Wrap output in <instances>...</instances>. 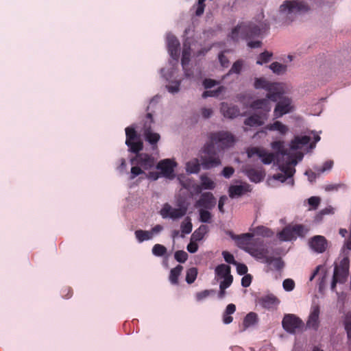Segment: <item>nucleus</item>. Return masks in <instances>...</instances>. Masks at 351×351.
<instances>
[{
    "instance_id": "f257e3e1",
    "label": "nucleus",
    "mask_w": 351,
    "mask_h": 351,
    "mask_svg": "<svg viewBox=\"0 0 351 351\" xmlns=\"http://www.w3.org/2000/svg\"><path fill=\"white\" fill-rule=\"evenodd\" d=\"M209 141L202 149L199 161L204 169H210L221 165V152L231 147L234 142V136L228 132H213Z\"/></svg>"
},
{
    "instance_id": "f03ea898",
    "label": "nucleus",
    "mask_w": 351,
    "mask_h": 351,
    "mask_svg": "<svg viewBox=\"0 0 351 351\" xmlns=\"http://www.w3.org/2000/svg\"><path fill=\"white\" fill-rule=\"evenodd\" d=\"M269 28V24L265 21L258 24L254 22H242L232 30L229 36L234 41H238L240 38L248 39L262 35Z\"/></svg>"
},
{
    "instance_id": "7ed1b4c3",
    "label": "nucleus",
    "mask_w": 351,
    "mask_h": 351,
    "mask_svg": "<svg viewBox=\"0 0 351 351\" xmlns=\"http://www.w3.org/2000/svg\"><path fill=\"white\" fill-rule=\"evenodd\" d=\"M254 86L256 89H264L267 91V97L276 101L282 93V86L278 82H271L265 77H256Z\"/></svg>"
},
{
    "instance_id": "20e7f679",
    "label": "nucleus",
    "mask_w": 351,
    "mask_h": 351,
    "mask_svg": "<svg viewBox=\"0 0 351 351\" xmlns=\"http://www.w3.org/2000/svg\"><path fill=\"white\" fill-rule=\"evenodd\" d=\"M282 326L283 329L290 334H295L296 332L300 331L304 326L302 320L294 314L285 315Z\"/></svg>"
},
{
    "instance_id": "39448f33",
    "label": "nucleus",
    "mask_w": 351,
    "mask_h": 351,
    "mask_svg": "<svg viewBox=\"0 0 351 351\" xmlns=\"http://www.w3.org/2000/svg\"><path fill=\"white\" fill-rule=\"evenodd\" d=\"M308 10V5L303 1L298 0H287L284 1L280 6L279 11L282 14L289 15L301 12H306Z\"/></svg>"
},
{
    "instance_id": "423d86ee",
    "label": "nucleus",
    "mask_w": 351,
    "mask_h": 351,
    "mask_svg": "<svg viewBox=\"0 0 351 351\" xmlns=\"http://www.w3.org/2000/svg\"><path fill=\"white\" fill-rule=\"evenodd\" d=\"M186 212V206L179 204L178 208H173L169 204H165L160 210V215L163 218L170 217L176 219L184 216Z\"/></svg>"
},
{
    "instance_id": "0eeeda50",
    "label": "nucleus",
    "mask_w": 351,
    "mask_h": 351,
    "mask_svg": "<svg viewBox=\"0 0 351 351\" xmlns=\"http://www.w3.org/2000/svg\"><path fill=\"white\" fill-rule=\"evenodd\" d=\"M297 161L295 159L289 160L286 165H279L281 173H276L273 176V178L281 182H284L287 179L292 178L295 169L291 167V165H295Z\"/></svg>"
},
{
    "instance_id": "6e6552de",
    "label": "nucleus",
    "mask_w": 351,
    "mask_h": 351,
    "mask_svg": "<svg viewBox=\"0 0 351 351\" xmlns=\"http://www.w3.org/2000/svg\"><path fill=\"white\" fill-rule=\"evenodd\" d=\"M226 234L235 241L238 247L243 249L247 252V250L252 247L250 245L251 239L254 237L253 233H245L240 235L234 234L232 231H227Z\"/></svg>"
},
{
    "instance_id": "1a4fd4ad",
    "label": "nucleus",
    "mask_w": 351,
    "mask_h": 351,
    "mask_svg": "<svg viewBox=\"0 0 351 351\" xmlns=\"http://www.w3.org/2000/svg\"><path fill=\"white\" fill-rule=\"evenodd\" d=\"M131 163L132 165H140L144 169L148 170L154 167L155 161L152 156L145 153H141L136 155V156L131 160Z\"/></svg>"
},
{
    "instance_id": "9d476101",
    "label": "nucleus",
    "mask_w": 351,
    "mask_h": 351,
    "mask_svg": "<svg viewBox=\"0 0 351 351\" xmlns=\"http://www.w3.org/2000/svg\"><path fill=\"white\" fill-rule=\"evenodd\" d=\"M269 100L270 99H267V97L263 99H258L253 101L250 106L254 110H261V114L263 116V118L267 119L268 113L271 110Z\"/></svg>"
},
{
    "instance_id": "9b49d317",
    "label": "nucleus",
    "mask_w": 351,
    "mask_h": 351,
    "mask_svg": "<svg viewBox=\"0 0 351 351\" xmlns=\"http://www.w3.org/2000/svg\"><path fill=\"white\" fill-rule=\"evenodd\" d=\"M176 166V162L171 159H165L158 163L156 168L160 170L163 176L171 179L174 178L173 171Z\"/></svg>"
},
{
    "instance_id": "f8f14e48",
    "label": "nucleus",
    "mask_w": 351,
    "mask_h": 351,
    "mask_svg": "<svg viewBox=\"0 0 351 351\" xmlns=\"http://www.w3.org/2000/svg\"><path fill=\"white\" fill-rule=\"evenodd\" d=\"M291 101L289 98L280 100L274 110V118L278 119L291 111Z\"/></svg>"
},
{
    "instance_id": "ddd939ff",
    "label": "nucleus",
    "mask_w": 351,
    "mask_h": 351,
    "mask_svg": "<svg viewBox=\"0 0 351 351\" xmlns=\"http://www.w3.org/2000/svg\"><path fill=\"white\" fill-rule=\"evenodd\" d=\"M167 45L171 57L178 60L180 56V42L178 38L173 34H168L167 36Z\"/></svg>"
},
{
    "instance_id": "4468645a",
    "label": "nucleus",
    "mask_w": 351,
    "mask_h": 351,
    "mask_svg": "<svg viewBox=\"0 0 351 351\" xmlns=\"http://www.w3.org/2000/svg\"><path fill=\"white\" fill-rule=\"evenodd\" d=\"M216 204V199L210 192H205L201 195L200 198L197 201L196 205L206 209H212Z\"/></svg>"
},
{
    "instance_id": "2eb2a0df",
    "label": "nucleus",
    "mask_w": 351,
    "mask_h": 351,
    "mask_svg": "<svg viewBox=\"0 0 351 351\" xmlns=\"http://www.w3.org/2000/svg\"><path fill=\"white\" fill-rule=\"evenodd\" d=\"M349 270V262L348 258H343L339 265H336L334 269L333 275H336L337 278L340 280V282L343 283L346 281Z\"/></svg>"
},
{
    "instance_id": "dca6fc26",
    "label": "nucleus",
    "mask_w": 351,
    "mask_h": 351,
    "mask_svg": "<svg viewBox=\"0 0 351 351\" xmlns=\"http://www.w3.org/2000/svg\"><path fill=\"white\" fill-rule=\"evenodd\" d=\"M309 245L315 252L322 253L327 248V240L321 235L314 236L310 239Z\"/></svg>"
},
{
    "instance_id": "f3484780",
    "label": "nucleus",
    "mask_w": 351,
    "mask_h": 351,
    "mask_svg": "<svg viewBox=\"0 0 351 351\" xmlns=\"http://www.w3.org/2000/svg\"><path fill=\"white\" fill-rule=\"evenodd\" d=\"M319 307L318 305L311 306V313L306 322V326L309 328L317 330L319 327Z\"/></svg>"
},
{
    "instance_id": "a211bd4d",
    "label": "nucleus",
    "mask_w": 351,
    "mask_h": 351,
    "mask_svg": "<svg viewBox=\"0 0 351 351\" xmlns=\"http://www.w3.org/2000/svg\"><path fill=\"white\" fill-rule=\"evenodd\" d=\"M220 110L225 117L229 119H234L240 114V110L238 106L225 102L221 103Z\"/></svg>"
},
{
    "instance_id": "6ab92c4d",
    "label": "nucleus",
    "mask_w": 351,
    "mask_h": 351,
    "mask_svg": "<svg viewBox=\"0 0 351 351\" xmlns=\"http://www.w3.org/2000/svg\"><path fill=\"white\" fill-rule=\"evenodd\" d=\"M251 191L250 186L246 183L241 185H231L228 189L229 196L231 198L240 197Z\"/></svg>"
},
{
    "instance_id": "aec40b11",
    "label": "nucleus",
    "mask_w": 351,
    "mask_h": 351,
    "mask_svg": "<svg viewBox=\"0 0 351 351\" xmlns=\"http://www.w3.org/2000/svg\"><path fill=\"white\" fill-rule=\"evenodd\" d=\"M245 174L249 179L255 183H258L263 180L265 173L262 168H248L245 169Z\"/></svg>"
},
{
    "instance_id": "412c9836",
    "label": "nucleus",
    "mask_w": 351,
    "mask_h": 351,
    "mask_svg": "<svg viewBox=\"0 0 351 351\" xmlns=\"http://www.w3.org/2000/svg\"><path fill=\"white\" fill-rule=\"evenodd\" d=\"M259 303L263 308L270 310L276 308L280 300L274 295H267L260 298Z\"/></svg>"
},
{
    "instance_id": "4be33fe9",
    "label": "nucleus",
    "mask_w": 351,
    "mask_h": 351,
    "mask_svg": "<svg viewBox=\"0 0 351 351\" xmlns=\"http://www.w3.org/2000/svg\"><path fill=\"white\" fill-rule=\"evenodd\" d=\"M267 119L263 118L261 114H254L245 119L244 123L250 127L261 126L263 125L264 121Z\"/></svg>"
},
{
    "instance_id": "5701e85b",
    "label": "nucleus",
    "mask_w": 351,
    "mask_h": 351,
    "mask_svg": "<svg viewBox=\"0 0 351 351\" xmlns=\"http://www.w3.org/2000/svg\"><path fill=\"white\" fill-rule=\"evenodd\" d=\"M258 320V315L256 313L250 312L247 313L243 319L241 331H244L247 328L255 325Z\"/></svg>"
},
{
    "instance_id": "b1692460",
    "label": "nucleus",
    "mask_w": 351,
    "mask_h": 351,
    "mask_svg": "<svg viewBox=\"0 0 351 351\" xmlns=\"http://www.w3.org/2000/svg\"><path fill=\"white\" fill-rule=\"evenodd\" d=\"M265 129L270 131H278L280 134L285 135L287 133L289 129L288 127L279 121H276L273 123L267 124Z\"/></svg>"
},
{
    "instance_id": "393cba45",
    "label": "nucleus",
    "mask_w": 351,
    "mask_h": 351,
    "mask_svg": "<svg viewBox=\"0 0 351 351\" xmlns=\"http://www.w3.org/2000/svg\"><path fill=\"white\" fill-rule=\"evenodd\" d=\"M191 58V48L189 47H184L182 51V59H181V63L183 68V70L184 71L185 75L186 77H190L191 74L189 73V72L186 71V67L188 66Z\"/></svg>"
},
{
    "instance_id": "a878e982",
    "label": "nucleus",
    "mask_w": 351,
    "mask_h": 351,
    "mask_svg": "<svg viewBox=\"0 0 351 351\" xmlns=\"http://www.w3.org/2000/svg\"><path fill=\"white\" fill-rule=\"evenodd\" d=\"M236 311V306L234 304H229L223 313V322L225 324H229L233 321L231 316Z\"/></svg>"
},
{
    "instance_id": "bb28decb",
    "label": "nucleus",
    "mask_w": 351,
    "mask_h": 351,
    "mask_svg": "<svg viewBox=\"0 0 351 351\" xmlns=\"http://www.w3.org/2000/svg\"><path fill=\"white\" fill-rule=\"evenodd\" d=\"M271 147L273 149L276 151V156L278 158L279 155L282 156H289V154L288 152V150L284 146V142L283 141H274L271 143Z\"/></svg>"
},
{
    "instance_id": "cd10ccee",
    "label": "nucleus",
    "mask_w": 351,
    "mask_h": 351,
    "mask_svg": "<svg viewBox=\"0 0 351 351\" xmlns=\"http://www.w3.org/2000/svg\"><path fill=\"white\" fill-rule=\"evenodd\" d=\"M278 238L281 241H289L294 239L292 228L291 226H286L278 234Z\"/></svg>"
},
{
    "instance_id": "c85d7f7f",
    "label": "nucleus",
    "mask_w": 351,
    "mask_h": 351,
    "mask_svg": "<svg viewBox=\"0 0 351 351\" xmlns=\"http://www.w3.org/2000/svg\"><path fill=\"white\" fill-rule=\"evenodd\" d=\"M183 267L180 265H177L170 271L169 281L172 285L178 284V278L182 273Z\"/></svg>"
},
{
    "instance_id": "c756f323",
    "label": "nucleus",
    "mask_w": 351,
    "mask_h": 351,
    "mask_svg": "<svg viewBox=\"0 0 351 351\" xmlns=\"http://www.w3.org/2000/svg\"><path fill=\"white\" fill-rule=\"evenodd\" d=\"M208 228L206 225H201L192 234V239L196 241H201L208 232Z\"/></svg>"
},
{
    "instance_id": "7c9ffc66",
    "label": "nucleus",
    "mask_w": 351,
    "mask_h": 351,
    "mask_svg": "<svg viewBox=\"0 0 351 351\" xmlns=\"http://www.w3.org/2000/svg\"><path fill=\"white\" fill-rule=\"evenodd\" d=\"M247 252L256 258L263 260L265 254L267 253V250L252 246L250 249L247 250Z\"/></svg>"
},
{
    "instance_id": "2f4dec72",
    "label": "nucleus",
    "mask_w": 351,
    "mask_h": 351,
    "mask_svg": "<svg viewBox=\"0 0 351 351\" xmlns=\"http://www.w3.org/2000/svg\"><path fill=\"white\" fill-rule=\"evenodd\" d=\"M125 135H126V140H125V144L129 145L130 144V142L136 141L139 139V136L137 134V132H136L134 128L133 127H128L125 128Z\"/></svg>"
},
{
    "instance_id": "473e14b6",
    "label": "nucleus",
    "mask_w": 351,
    "mask_h": 351,
    "mask_svg": "<svg viewBox=\"0 0 351 351\" xmlns=\"http://www.w3.org/2000/svg\"><path fill=\"white\" fill-rule=\"evenodd\" d=\"M230 267L225 264H221L215 268V274L220 278L227 277L232 276L230 274Z\"/></svg>"
},
{
    "instance_id": "72a5a7b5",
    "label": "nucleus",
    "mask_w": 351,
    "mask_h": 351,
    "mask_svg": "<svg viewBox=\"0 0 351 351\" xmlns=\"http://www.w3.org/2000/svg\"><path fill=\"white\" fill-rule=\"evenodd\" d=\"M134 234L139 243L150 240L153 238L149 230H137L135 231Z\"/></svg>"
},
{
    "instance_id": "f704fd0d",
    "label": "nucleus",
    "mask_w": 351,
    "mask_h": 351,
    "mask_svg": "<svg viewBox=\"0 0 351 351\" xmlns=\"http://www.w3.org/2000/svg\"><path fill=\"white\" fill-rule=\"evenodd\" d=\"M200 181V184L204 190H213L215 188V183L214 181L208 178L206 174L201 175Z\"/></svg>"
},
{
    "instance_id": "c9c22d12",
    "label": "nucleus",
    "mask_w": 351,
    "mask_h": 351,
    "mask_svg": "<svg viewBox=\"0 0 351 351\" xmlns=\"http://www.w3.org/2000/svg\"><path fill=\"white\" fill-rule=\"evenodd\" d=\"M226 90L225 86H220L215 90H206L203 93L202 97L203 98H207L208 97H218L221 93L224 92Z\"/></svg>"
},
{
    "instance_id": "e433bc0d",
    "label": "nucleus",
    "mask_w": 351,
    "mask_h": 351,
    "mask_svg": "<svg viewBox=\"0 0 351 351\" xmlns=\"http://www.w3.org/2000/svg\"><path fill=\"white\" fill-rule=\"evenodd\" d=\"M254 234L261 235L264 237H271L274 232L268 228L259 226L254 229Z\"/></svg>"
},
{
    "instance_id": "4c0bfd02",
    "label": "nucleus",
    "mask_w": 351,
    "mask_h": 351,
    "mask_svg": "<svg viewBox=\"0 0 351 351\" xmlns=\"http://www.w3.org/2000/svg\"><path fill=\"white\" fill-rule=\"evenodd\" d=\"M201 162L198 160L189 161L186 163V171L191 173H197L201 169Z\"/></svg>"
},
{
    "instance_id": "58836bf2",
    "label": "nucleus",
    "mask_w": 351,
    "mask_h": 351,
    "mask_svg": "<svg viewBox=\"0 0 351 351\" xmlns=\"http://www.w3.org/2000/svg\"><path fill=\"white\" fill-rule=\"evenodd\" d=\"M127 145L129 147L130 151L136 154V155L140 154L139 152L143 148V143L140 139L130 142V144L129 143V145Z\"/></svg>"
},
{
    "instance_id": "ea45409f",
    "label": "nucleus",
    "mask_w": 351,
    "mask_h": 351,
    "mask_svg": "<svg viewBox=\"0 0 351 351\" xmlns=\"http://www.w3.org/2000/svg\"><path fill=\"white\" fill-rule=\"evenodd\" d=\"M198 274V270L196 267H191L186 270V281L188 284H192L195 282Z\"/></svg>"
},
{
    "instance_id": "a19ab883",
    "label": "nucleus",
    "mask_w": 351,
    "mask_h": 351,
    "mask_svg": "<svg viewBox=\"0 0 351 351\" xmlns=\"http://www.w3.org/2000/svg\"><path fill=\"white\" fill-rule=\"evenodd\" d=\"M269 69L276 74H283L287 71V66L278 62H274L269 65Z\"/></svg>"
},
{
    "instance_id": "79ce46f5",
    "label": "nucleus",
    "mask_w": 351,
    "mask_h": 351,
    "mask_svg": "<svg viewBox=\"0 0 351 351\" xmlns=\"http://www.w3.org/2000/svg\"><path fill=\"white\" fill-rule=\"evenodd\" d=\"M293 234L294 239L298 237H304L306 234L307 230L305 229L304 226L301 224L295 225L291 227Z\"/></svg>"
},
{
    "instance_id": "37998d69",
    "label": "nucleus",
    "mask_w": 351,
    "mask_h": 351,
    "mask_svg": "<svg viewBox=\"0 0 351 351\" xmlns=\"http://www.w3.org/2000/svg\"><path fill=\"white\" fill-rule=\"evenodd\" d=\"M145 139L148 141L151 145H154L158 143L160 140V135L158 133L152 132V131H147L144 133Z\"/></svg>"
},
{
    "instance_id": "c03bdc74",
    "label": "nucleus",
    "mask_w": 351,
    "mask_h": 351,
    "mask_svg": "<svg viewBox=\"0 0 351 351\" xmlns=\"http://www.w3.org/2000/svg\"><path fill=\"white\" fill-rule=\"evenodd\" d=\"M343 322L348 338L351 339V312H348L346 314Z\"/></svg>"
},
{
    "instance_id": "a18cd8bd",
    "label": "nucleus",
    "mask_w": 351,
    "mask_h": 351,
    "mask_svg": "<svg viewBox=\"0 0 351 351\" xmlns=\"http://www.w3.org/2000/svg\"><path fill=\"white\" fill-rule=\"evenodd\" d=\"M167 248L161 244H155L152 247V253L156 256H163L167 254Z\"/></svg>"
},
{
    "instance_id": "49530a36",
    "label": "nucleus",
    "mask_w": 351,
    "mask_h": 351,
    "mask_svg": "<svg viewBox=\"0 0 351 351\" xmlns=\"http://www.w3.org/2000/svg\"><path fill=\"white\" fill-rule=\"evenodd\" d=\"M199 221L202 223H210L212 221V215L211 213L206 210L200 209L199 210Z\"/></svg>"
},
{
    "instance_id": "de8ad7c7",
    "label": "nucleus",
    "mask_w": 351,
    "mask_h": 351,
    "mask_svg": "<svg viewBox=\"0 0 351 351\" xmlns=\"http://www.w3.org/2000/svg\"><path fill=\"white\" fill-rule=\"evenodd\" d=\"M272 53L265 51L261 53L258 58L256 64H263V63L268 62L272 56Z\"/></svg>"
},
{
    "instance_id": "09e8293b",
    "label": "nucleus",
    "mask_w": 351,
    "mask_h": 351,
    "mask_svg": "<svg viewBox=\"0 0 351 351\" xmlns=\"http://www.w3.org/2000/svg\"><path fill=\"white\" fill-rule=\"evenodd\" d=\"M267 151L263 148L259 147H253L250 150L248 151L247 154L249 157H252L254 155H256L261 159L265 156Z\"/></svg>"
},
{
    "instance_id": "8fccbe9b",
    "label": "nucleus",
    "mask_w": 351,
    "mask_h": 351,
    "mask_svg": "<svg viewBox=\"0 0 351 351\" xmlns=\"http://www.w3.org/2000/svg\"><path fill=\"white\" fill-rule=\"evenodd\" d=\"M193 225L189 217H186L185 221L181 224V230L183 234H189L192 231Z\"/></svg>"
},
{
    "instance_id": "3c124183",
    "label": "nucleus",
    "mask_w": 351,
    "mask_h": 351,
    "mask_svg": "<svg viewBox=\"0 0 351 351\" xmlns=\"http://www.w3.org/2000/svg\"><path fill=\"white\" fill-rule=\"evenodd\" d=\"M243 66V61L242 60H237L230 69L229 73L239 74L242 70Z\"/></svg>"
},
{
    "instance_id": "603ef678",
    "label": "nucleus",
    "mask_w": 351,
    "mask_h": 351,
    "mask_svg": "<svg viewBox=\"0 0 351 351\" xmlns=\"http://www.w3.org/2000/svg\"><path fill=\"white\" fill-rule=\"evenodd\" d=\"M271 266L270 269L280 271L285 267V263L280 257L275 258Z\"/></svg>"
},
{
    "instance_id": "864d4df0",
    "label": "nucleus",
    "mask_w": 351,
    "mask_h": 351,
    "mask_svg": "<svg viewBox=\"0 0 351 351\" xmlns=\"http://www.w3.org/2000/svg\"><path fill=\"white\" fill-rule=\"evenodd\" d=\"M174 257L178 262L183 263L188 259V254L183 250H178L175 252Z\"/></svg>"
},
{
    "instance_id": "5fc2aeb1",
    "label": "nucleus",
    "mask_w": 351,
    "mask_h": 351,
    "mask_svg": "<svg viewBox=\"0 0 351 351\" xmlns=\"http://www.w3.org/2000/svg\"><path fill=\"white\" fill-rule=\"evenodd\" d=\"M146 121L143 125V134L147 131H151L152 124L154 122L153 117L152 113L148 112L146 115Z\"/></svg>"
},
{
    "instance_id": "6e6d98bb",
    "label": "nucleus",
    "mask_w": 351,
    "mask_h": 351,
    "mask_svg": "<svg viewBox=\"0 0 351 351\" xmlns=\"http://www.w3.org/2000/svg\"><path fill=\"white\" fill-rule=\"evenodd\" d=\"M223 278V280H222L220 282L219 289H226L232 283L233 277H232V276H228L227 277H224Z\"/></svg>"
},
{
    "instance_id": "4d7b16f0",
    "label": "nucleus",
    "mask_w": 351,
    "mask_h": 351,
    "mask_svg": "<svg viewBox=\"0 0 351 351\" xmlns=\"http://www.w3.org/2000/svg\"><path fill=\"white\" fill-rule=\"evenodd\" d=\"M276 159H277V157L275 154L273 153H268L267 152L265 154V156L261 159L263 163L265 165H269L273 161H274Z\"/></svg>"
},
{
    "instance_id": "13d9d810",
    "label": "nucleus",
    "mask_w": 351,
    "mask_h": 351,
    "mask_svg": "<svg viewBox=\"0 0 351 351\" xmlns=\"http://www.w3.org/2000/svg\"><path fill=\"white\" fill-rule=\"evenodd\" d=\"M283 289L287 291L293 290L295 287V282L291 278L285 279L282 282Z\"/></svg>"
},
{
    "instance_id": "bf43d9fd",
    "label": "nucleus",
    "mask_w": 351,
    "mask_h": 351,
    "mask_svg": "<svg viewBox=\"0 0 351 351\" xmlns=\"http://www.w3.org/2000/svg\"><path fill=\"white\" fill-rule=\"evenodd\" d=\"M219 84V81H217V80H213V79H210V78L204 79L202 82V84L205 89L211 88L214 87L215 86L218 85Z\"/></svg>"
},
{
    "instance_id": "052dcab7",
    "label": "nucleus",
    "mask_w": 351,
    "mask_h": 351,
    "mask_svg": "<svg viewBox=\"0 0 351 351\" xmlns=\"http://www.w3.org/2000/svg\"><path fill=\"white\" fill-rule=\"evenodd\" d=\"M223 257L225 261L229 264L236 265L237 261L234 260V256L227 251L222 252Z\"/></svg>"
},
{
    "instance_id": "680f3d73",
    "label": "nucleus",
    "mask_w": 351,
    "mask_h": 351,
    "mask_svg": "<svg viewBox=\"0 0 351 351\" xmlns=\"http://www.w3.org/2000/svg\"><path fill=\"white\" fill-rule=\"evenodd\" d=\"M213 290H204L200 292H198L195 295V298L197 301H202L204 299L208 297L211 292H213Z\"/></svg>"
},
{
    "instance_id": "e2e57ef3",
    "label": "nucleus",
    "mask_w": 351,
    "mask_h": 351,
    "mask_svg": "<svg viewBox=\"0 0 351 351\" xmlns=\"http://www.w3.org/2000/svg\"><path fill=\"white\" fill-rule=\"evenodd\" d=\"M143 173V171L141 169L140 167L134 166L131 168V176L130 179L133 180L136 176Z\"/></svg>"
},
{
    "instance_id": "0e129e2a",
    "label": "nucleus",
    "mask_w": 351,
    "mask_h": 351,
    "mask_svg": "<svg viewBox=\"0 0 351 351\" xmlns=\"http://www.w3.org/2000/svg\"><path fill=\"white\" fill-rule=\"evenodd\" d=\"M235 265L237 266V271L239 275H246L247 272V267L245 264L237 262Z\"/></svg>"
},
{
    "instance_id": "69168bd1",
    "label": "nucleus",
    "mask_w": 351,
    "mask_h": 351,
    "mask_svg": "<svg viewBox=\"0 0 351 351\" xmlns=\"http://www.w3.org/2000/svg\"><path fill=\"white\" fill-rule=\"evenodd\" d=\"M308 204L314 209L317 208L320 203V198L313 196L308 199Z\"/></svg>"
},
{
    "instance_id": "338daca9",
    "label": "nucleus",
    "mask_w": 351,
    "mask_h": 351,
    "mask_svg": "<svg viewBox=\"0 0 351 351\" xmlns=\"http://www.w3.org/2000/svg\"><path fill=\"white\" fill-rule=\"evenodd\" d=\"M180 82L176 81L174 82L172 85L167 86V88L169 90V92L171 93H175L179 91L180 90Z\"/></svg>"
},
{
    "instance_id": "774afa93",
    "label": "nucleus",
    "mask_w": 351,
    "mask_h": 351,
    "mask_svg": "<svg viewBox=\"0 0 351 351\" xmlns=\"http://www.w3.org/2000/svg\"><path fill=\"white\" fill-rule=\"evenodd\" d=\"M234 173V169L232 167H226L223 168L221 174L223 176H224L226 178H230L233 173Z\"/></svg>"
}]
</instances>
